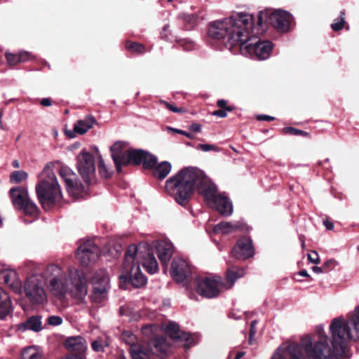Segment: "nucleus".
Returning a JSON list of instances; mask_svg holds the SVG:
<instances>
[{"label": "nucleus", "mask_w": 359, "mask_h": 359, "mask_svg": "<svg viewBox=\"0 0 359 359\" xmlns=\"http://www.w3.org/2000/svg\"><path fill=\"white\" fill-rule=\"evenodd\" d=\"M256 324H257V321L256 320H253L251 323L250 331V341H251L252 337L255 336V334H256V332H257L256 330H255Z\"/></svg>", "instance_id": "51"}, {"label": "nucleus", "mask_w": 359, "mask_h": 359, "mask_svg": "<svg viewBox=\"0 0 359 359\" xmlns=\"http://www.w3.org/2000/svg\"><path fill=\"white\" fill-rule=\"evenodd\" d=\"M110 151L118 172H121L122 165L131 163L134 149H128L126 142L121 141L115 142L110 147Z\"/></svg>", "instance_id": "14"}, {"label": "nucleus", "mask_w": 359, "mask_h": 359, "mask_svg": "<svg viewBox=\"0 0 359 359\" xmlns=\"http://www.w3.org/2000/svg\"><path fill=\"white\" fill-rule=\"evenodd\" d=\"M153 346L151 354H156L161 357L165 355L169 350V344L163 337H156L149 344Z\"/></svg>", "instance_id": "24"}, {"label": "nucleus", "mask_w": 359, "mask_h": 359, "mask_svg": "<svg viewBox=\"0 0 359 359\" xmlns=\"http://www.w3.org/2000/svg\"><path fill=\"white\" fill-rule=\"evenodd\" d=\"M195 189L204 197L210 206L215 208L221 215H231L232 203L225 194L217 193L216 185L201 170L196 168H184L165 182L167 193L181 205H187Z\"/></svg>", "instance_id": "3"}, {"label": "nucleus", "mask_w": 359, "mask_h": 359, "mask_svg": "<svg viewBox=\"0 0 359 359\" xmlns=\"http://www.w3.org/2000/svg\"><path fill=\"white\" fill-rule=\"evenodd\" d=\"M299 275L304 277H308L309 276L308 272L306 270H302L299 271Z\"/></svg>", "instance_id": "60"}, {"label": "nucleus", "mask_w": 359, "mask_h": 359, "mask_svg": "<svg viewBox=\"0 0 359 359\" xmlns=\"http://www.w3.org/2000/svg\"><path fill=\"white\" fill-rule=\"evenodd\" d=\"M65 359H85L83 353H75L67 357Z\"/></svg>", "instance_id": "54"}, {"label": "nucleus", "mask_w": 359, "mask_h": 359, "mask_svg": "<svg viewBox=\"0 0 359 359\" xmlns=\"http://www.w3.org/2000/svg\"><path fill=\"white\" fill-rule=\"evenodd\" d=\"M338 264L337 262L334 259H329L325 262L323 264L324 269L325 271L333 269Z\"/></svg>", "instance_id": "45"}, {"label": "nucleus", "mask_w": 359, "mask_h": 359, "mask_svg": "<svg viewBox=\"0 0 359 359\" xmlns=\"http://www.w3.org/2000/svg\"><path fill=\"white\" fill-rule=\"evenodd\" d=\"M95 123V119L92 116H88L84 119L79 120L74 126L76 133L83 135L91 128Z\"/></svg>", "instance_id": "29"}, {"label": "nucleus", "mask_w": 359, "mask_h": 359, "mask_svg": "<svg viewBox=\"0 0 359 359\" xmlns=\"http://www.w3.org/2000/svg\"><path fill=\"white\" fill-rule=\"evenodd\" d=\"M131 163L138 165L142 163L145 168H152L157 164V158L142 149H134Z\"/></svg>", "instance_id": "18"}, {"label": "nucleus", "mask_w": 359, "mask_h": 359, "mask_svg": "<svg viewBox=\"0 0 359 359\" xmlns=\"http://www.w3.org/2000/svg\"><path fill=\"white\" fill-rule=\"evenodd\" d=\"M93 290L90 298L95 304H102L107 299L110 288L108 273L104 269L98 270L92 279Z\"/></svg>", "instance_id": "9"}, {"label": "nucleus", "mask_w": 359, "mask_h": 359, "mask_svg": "<svg viewBox=\"0 0 359 359\" xmlns=\"http://www.w3.org/2000/svg\"><path fill=\"white\" fill-rule=\"evenodd\" d=\"M192 46H193V45L191 44V43L189 42L187 46L184 47V49L189 50L192 48Z\"/></svg>", "instance_id": "64"}, {"label": "nucleus", "mask_w": 359, "mask_h": 359, "mask_svg": "<svg viewBox=\"0 0 359 359\" xmlns=\"http://www.w3.org/2000/svg\"><path fill=\"white\" fill-rule=\"evenodd\" d=\"M138 248L135 245L128 246L123 264V274L121 279L129 280L135 287H140L147 283V278L140 271V267L135 262V255Z\"/></svg>", "instance_id": "7"}, {"label": "nucleus", "mask_w": 359, "mask_h": 359, "mask_svg": "<svg viewBox=\"0 0 359 359\" xmlns=\"http://www.w3.org/2000/svg\"><path fill=\"white\" fill-rule=\"evenodd\" d=\"M244 355V352H238L233 359H240Z\"/></svg>", "instance_id": "62"}, {"label": "nucleus", "mask_w": 359, "mask_h": 359, "mask_svg": "<svg viewBox=\"0 0 359 359\" xmlns=\"http://www.w3.org/2000/svg\"><path fill=\"white\" fill-rule=\"evenodd\" d=\"M43 353L36 346L24 348V359H43Z\"/></svg>", "instance_id": "33"}, {"label": "nucleus", "mask_w": 359, "mask_h": 359, "mask_svg": "<svg viewBox=\"0 0 359 359\" xmlns=\"http://www.w3.org/2000/svg\"><path fill=\"white\" fill-rule=\"evenodd\" d=\"M77 169L87 184L93 182L95 175V166L93 155L86 150H83L77 156Z\"/></svg>", "instance_id": "11"}, {"label": "nucleus", "mask_w": 359, "mask_h": 359, "mask_svg": "<svg viewBox=\"0 0 359 359\" xmlns=\"http://www.w3.org/2000/svg\"><path fill=\"white\" fill-rule=\"evenodd\" d=\"M36 191L44 208L59 202L62 198V193L56 176L49 168H45L42 171L41 181L36 187Z\"/></svg>", "instance_id": "5"}, {"label": "nucleus", "mask_w": 359, "mask_h": 359, "mask_svg": "<svg viewBox=\"0 0 359 359\" xmlns=\"http://www.w3.org/2000/svg\"><path fill=\"white\" fill-rule=\"evenodd\" d=\"M135 246L138 248V252L135 255L136 263L139 265L142 264L146 271L151 274L158 272V262L154 255L151 252L149 245L145 243H141Z\"/></svg>", "instance_id": "13"}, {"label": "nucleus", "mask_w": 359, "mask_h": 359, "mask_svg": "<svg viewBox=\"0 0 359 359\" xmlns=\"http://www.w3.org/2000/svg\"><path fill=\"white\" fill-rule=\"evenodd\" d=\"M197 149L199 150H201L204 152H208L210 151H218L219 148L214 144H199L197 146Z\"/></svg>", "instance_id": "40"}, {"label": "nucleus", "mask_w": 359, "mask_h": 359, "mask_svg": "<svg viewBox=\"0 0 359 359\" xmlns=\"http://www.w3.org/2000/svg\"><path fill=\"white\" fill-rule=\"evenodd\" d=\"M98 170L102 177L107 178L109 176V172L102 158L100 160L98 163Z\"/></svg>", "instance_id": "42"}, {"label": "nucleus", "mask_w": 359, "mask_h": 359, "mask_svg": "<svg viewBox=\"0 0 359 359\" xmlns=\"http://www.w3.org/2000/svg\"><path fill=\"white\" fill-rule=\"evenodd\" d=\"M0 283L4 284L16 294H21L22 283L17 271L12 269H0Z\"/></svg>", "instance_id": "15"}, {"label": "nucleus", "mask_w": 359, "mask_h": 359, "mask_svg": "<svg viewBox=\"0 0 359 359\" xmlns=\"http://www.w3.org/2000/svg\"><path fill=\"white\" fill-rule=\"evenodd\" d=\"M168 28H169V26L168 25H166L163 27V31L161 32V37L163 39H168V34L167 33L168 32Z\"/></svg>", "instance_id": "55"}, {"label": "nucleus", "mask_w": 359, "mask_h": 359, "mask_svg": "<svg viewBox=\"0 0 359 359\" xmlns=\"http://www.w3.org/2000/svg\"><path fill=\"white\" fill-rule=\"evenodd\" d=\"M345 13L344 12H341V15L339 18L334 20V22L331 25V27L334 31L341 30L345 23Z\"/></svg>", "instance_id": "38"}, {"label": "nucleus", "mask_w": 359, "mask_h": 359, "mask_svg": "<svg viewBox=\"0 0 359 359\" xmlns=\"http://www.w3.org/2000/svg\"><path fill=\"white\" fill-rule=\"evenodd\" d=\"M12 309L11 297L8 292L0 286V319L7 316Z\"/></svg>", "instance_id": "25"}, {"label": "nucleus", "mask_w": 359, "mask_h": 359, "mask_svg": "<svg viewBox=\"0 0 359 359\" xmlns=\"http://www.w3.org/2000/svg\"><path fill=\"white\" fill-rule=\"evenodd\" d=\"M312 271L314 273H323V272H326L325 270L324 269L323 266L319 267V266H314L312 267Z\"/></svg>", "instance_id": "57"}, {"label": "nucleus", "mask_w": 359, "mask_h": 359, "mask_svg": "<svg viewBox=\"0 0 359 359\" xmlns=\"http://www.w3.org/2000/svg\"><path fill=\"white\" fill-rule=\"evenodd\" d=\"M22 180V172L20 171H14L10 175L11 183H19Z\"/></svg>", "instance_id": "43"}, {"label": "nucleus", "mask_w": 359, "mask_h": 359, "mask_svg": "<svg viewBox=\"0 0 359 359\" xmlns=\"http://www.w3.org/2000/svg\"><path fill=\"white\" fill-rule=\"evenodd\" d=\"M12 165L14 168H16L20 167V163L18 160H14L12 162Z\"/></svg>", "instance_id": "61"}, {"label": "nucleus", "mask_w": 359, "mask_h": 359, "mask_svg": "<svg viewBox=\"0 0 359 359\" xmlns=\"http://www.w3.org/2000/svg\"><path fill=\"white\" fill-rule=\"evenodd\" d=\"M245 275V271L243 269L231 267L227 270L226 272V280L228 283H224V287L226 289H230L236 280Z\"/></svg>", "instance_id": "27"}, {"label": "nucleus", "mask_w": 359, "mask_h": 359, "mask_svg": "<svg viewBox=\"0 0 359 359\" xmlns=\"http://www.w3.org/2000/svg\"><path fill=\"white\" fill-rule=\"evenodd\" d=\"M43 283H46L50 292L60 300L65 299L67 294L83 300L88 294L87 279L83 272L74 267L64 270L58 265L50 264L43 272L34 271L24 284V292L32 304H41L46 302Z\"/></svg>", "instance_id": "2"}, {"label": "nucleus", "mask_w": 359, "mask_h": 359, "mask_svg": "<svg viewBox=\"0 0 359 359\" xmlns=\"http://www.w3.org/2000/svg\"><path fill=\"white\" fill-rule=\"evenodd\" d=\"M38 208L35 203L29 198L27 191L24 189V216L29 215L33 217L28 222H32L38 216Z\"/></svg>", "instance_id": "28"}, {"label": "nucleus", "mask_w": 359, "mask_h": 359, "mask_svg": "<svg viewBox=\"0 0 359 359\" xmlns=\"http://www.w3.org/2000/svg\"><path fill=\"white\" fill-rule=\"evenodd\" d=\"M156 328V327L154 325H152V324L147 325L144 326L142 327V333L144 334L149 335L151 333H153Z\"/></svg>", "instance_id": "48"}, {"label": "nucleus", "mask_w": 359, "mask_h": 359, "mask_svg": "<svg viewBox=\"0 0 359 359\" xmlns=\"http://www.w3.org/2000/svg\"><path fill=\"white\" fill-rule=\"evenodd\" d=\"M67 190L73 198L79 199L84 197L88 193V187L78 180H74L72 184L67 187Z\"/></svg>", "instance_id": "26"}, {"label": "nucleus", "mask_w": 359, "mask_h": 359, "mask_svg": "<svg viewBox=\"0 0 359 359\" xmlns=\"http://www.w3.org/2000/svg\"><path fill=\"white\" fill-rule=\"evenodd\" d=\"M164 330L165 333L173 340L189 342L191 339L190 334L182 332L179 325L175 323H169Z\"/></svg>", "instance_id": "20"}, {"label": "nucleus", "mask_w": 359, "mask_h": 359, "mask_svg": "<svg viewBox=\"0 0 359 359\" xmlns=\"http://www.w3.org/2000/svg\"><path fill=\"white\" fill-rule=\"evenodd\" d=\"M23 58H24V62L27 60H29L30 57H29V53H27V52H25L24 51V56H23Z\"/></svg>", "instance_id": "63"}, {"label": "nucleus", "mask_w": 359, "mask_h": 359, "mask_svg": "<svg viewBox=\"0 0 359 359\" xmlns=\"http://www.w3.org/2000/svg\"><path fill=\"white\" fill-rule=\"evenodd\" d=\"M153 168V174L154 177L160 180H163L170 172L172 165L168 161H163L161 163L156 165Z\"/></svg>", "instance_id": "31"}, {"label": "nucleus", "mask_w": 359, "mask_h": 359, "mask_svg": "<svg viewBox=\"0 0 359 359\" xmlns=\"http://www.w3.org/2000/svg\"><path fill=\"white\" fill-rule=\"evenodd\" d=\"M41 317L33 316L29 318L26 323H24V330H31L34 332H39L42 330Z\"/></svg>", "instance_id": "32"}, {"label": "nucleus", "mask_w": 359, "mask_h": 359, "mask_svg": "<svg viewBox=\"0 0 359 359\" xmlns=\"http://www.w3.org/2000/svg\"><path fill=\"white\" fill-rule=\"evenodd\" d=\"M266 21L276 29L286 32L292 26L293 18L290 13L283 10H276L271 13L267 10L259 11L257 15V26H262Z\"/></svg>", "instance_id": "8"}, {"label": "nucleus", "mask_w": 359, "mask_h": 359, "mask_svg": "<svg viewBox=\"0 0 359 359\" xmlns=\"http://www.w3.org/2000/svg\"><path fill=\"white\" fill-rule=\"evenodd\" d=\"M6 61L8 65L14 66L21 60L20 53H14L10 51H6L5 53Z\"/></svg>", "instance_id": "37"}, {"label": "nucleus", "mask_w": 359, "mask_h": 359, "mask_svg": "<svg viewBox=\"0 0 359 359\" xmlns=\"http://www.w3.org/2000/svg\"><path fill=\"white\" fill-rule=\"evenodd\" d=\"M324 225L326 226V228L328 230H332L334 228L333 224L332 222H328V221H325L324 222Z\"/></svg>", "instance_id": "59"}, {"label": "nucleus", "mask_w": 359, "mask_h": 359, "mask_svg": "<svg viewBox=\"0 0 359 359\" xmlns=\"http://www.w3.org/2000/svg\"><path fill=\"white\" fill-rule=\"evenodd\" d=\"M283 131L285 133L292 134L294 135H307V133H306L303 130L292 128V127L284 128Z\"/></svg>", "instance_id": "41"}, {"label": "nucleus", "mask_w": 359, "mask_h": 359, "mask_svg": "<svg viewBox=\"0 0 359 359\" xmlns=\"http://www.w3.org/2000/svg\"><path fill=\"white\" fill-rule=\"evenodd\" d=\"M9 197L15 209L22 210V188L15 187L10 189Z\"/></svg>", "instance_id": "30"}, {"label": "nucleus", "mask_w": 359, "mask_h": 359, "mask_svg": "<svg viewBox=\"0 0 359 359\" xmlns=\"http://www.w3.org/2000/svg\"><path fill=\"white\" fill-rule=\"evenodd\" d=\"M189 130L195 133H199L201 130V125L199 123H192L189 128Z\"/></svg>", "instance_id": "52"}, {"label": "nucleus", "mask_w": 359, "mask_h": 359, "mask_svg": "<svg viewBox=\"0 0 359 359\" xmlns=\"http://www.w3.org/2000/svg\"><path fill=\"white\" fill-rule=\"evenodd\" d=\"M161 103H163V104L165 105V107L170 109L171 111H173V112H175V113H180V112H182L183 110L181 108H177V107H174L173 105L169 104L168 102H165V101H162Z\"/></svg>", "instance_id": "49"}, {"label": "nucleus", "mask_w": 359, "mask_h": 359, "mask_svg": "<svg viewBox=\"0 0 359 359\" xmlns=\"http://www.w3.org/2000/svg\"><path fill=\"white\" fill-rule=\"evenodd\" d=\"M252 25L247 28L238 46L245 56L254 57L259 60L267 59L272 50L273 44L269 41H261L254 32Z\"/></svg>", "instance_id": "6"}, {"label": "nucleus", "mask_w": 359, "mask_h": 359, "mask_svg": "<svg viewBox=\"0 0 359 359\" xmlns=\"http://www.w3.org/2000/svg\"><path fill=\"white\" fill-rule=\"evenodd\" d=\"M121 339L130 348L138 346L140 344L137 341L136 336L130 331L123 332L121 334Z\"/></svg>", "instance_id": "34"}, {"label": "nucleus", "mask_w": 359, "mask_h": 359, "mask_svg": "<svg viewBox=\"0 0 359 359\" xmlns=\"http://www.w3.org/2000/svg\"><path fill=\"white\" fill-rule=\"evenodd\" d=\"M132 359H150L152 355V349L149 344L144 343L129 348Z\"/></svg>", "instance_id": "23"}, {"label": "nucleus", "mask_w": 359, "mask_h": 359, "mask_svg": "<svg viewBox=\"0 0 359 359\" xmlns=\"http://www.w3.org/2000/svg\"><path fill=\"white\" fill-rule=\"evenodd\" d=\"M100 255V248L94 241L88 240L83 242L79 247L76 257L81 264L87 266L97 262Z\"/></svg>", "instance_id": "12"}, {"label": "nucleus", "mask_w": 359, "mask_h": 359, "mask_svg": "<svg viewBox=\"0 0 359 359\" xmlns=\"http://www.w3.org/2000/svg\"><path fill=\"white\" fill-rule=\"evenodd\" d=\"M170 129L172 130V131H175L177 133H179V134H181L182 135H184V136H186L187 137H188L189 139H193L194 138V135H191V133H187V132H186L184 130H180V129L172 128H170Z\"/></svg>", "instance_id": "50"}, {"label": "nucleus", "mask_w": 359, "mask_h": 359, "mask_svg": "<svg viewBox=\"0 0 359 359\" xmlns=\"http://www.w3.org/2000/svg\"><path fill=\"white\" fill-rule=\"evenodd\" d=\"M243 226L244 224L241 221L222 222L214 226L213 231L215 233L227 234L236 230H243Z\"/></svg>", "instance_id": "21"}, {"label": "nucleus", "mask_w": 359, "mask_h": 359, "mask_svg": "<svg viewBox=\"0 0 359 359\" xmlns=\"http://www.w3.org/2000/svg\"><path fill=\"white\" fill-rule=\"evenodd\" d=\"M189 264L183 259L175 258L172 260L170 267V275L177 282L181 283L191 276Z\"/></svg>", "instance_id": "16"}, {"label": "nucleus", "mask_w": 359, "mask_h": 359, "mask_svg": "<svg viewBox=\"0 0 359 359\" xmlns=\"http://www.w3.org/2000/svg\"><path fill=\"white\" fill-rule=\"evenodd\" d=\"M41 104L45 107H49L52 104V101L50 98H43L41 101Z\"/></svg>", "instance_id": "56"}, {"label": "nucleus", "mask_w": 359, "mask_h": 359, "mask_svg": "<svg viewBox=\"0 0 359 359\" xmlns=\"http://www.w3.org/2000/svg\"><path fill=\"white\" fill-rule=\"evenodd\" d=\"M308 259L314 264L320 263V259L316 252H312L311 254H308Z\"/></svg>", "instance_id": "47"}, {"label": "nucleus", "mask_w": 359, "mask_h": 359, "mask_svg": "<svg viewBox=\"0 0 359 359\" xmlns=\"http://www.w3.org/2000/svg\"><path fill=\"white\" fill-rule=\"evenodd\" d=\"M231 110H232V108H226L225 109H221L219 110L215 111L213 112V115L217 116L220 118H224V117H226L227 115L226 111H231Z\"/></svg>", "instance_id": "46"}, {"label": "nucleus", "mask_w": 359, "mask_h": 359, "mask_svg": "<svg viewBox=\"0 0 359 359\" xmlns=\"http://www.w3.org/2000/svg\"><path fill=\"white\" fill-rule=\"evenodd\" d=\"M47 321L50 325L57 326L62 323V318L58 316H50Z\"/></svg>", "instance_id": "44"}, {"label": "nucleus", "mask_w": 359, "mask_h": 359, "mask_svg": "<svg viewBox=\"0 0 359 359\" xmlns=\"http://www.w3.org/2000/svg\"><path fill=\"white\" fill-rule=\"evenodd\" d=\"M332 347L328 344L323 326L316 327L318 340L313 344L311 337L306 336L296 343H283L272 355L271 359H348V343L359 339V306L353 315L346 320L339 316L332 319L330 325Z\"/></svg>", "instance_id": "1"}, {"label": "nucleus", "mask_w": 359, "mask_h": 359, "mask_svg": "<svg viewBox=\"0 0 359 359\" xmlns=\"http://www.w3.org/2000/svg\"><path fill=\"white\" fill-rule=\"evenodd\" d=\"M65 346L68 351L76 353H83L87 348L86 341L81 337H69L65 341Z\"/></svg>", "instance_id": "22"}, {"label": "nucleus", "mask_w": 359, "mask_h": 359, "mask_svg": "<svg viewBox=\"0 0 359 359\" xmlns=\"http://www.w3.org/2000/svg\"><path fill=\"white\" fill-rule=\"evenodd\" d=\"M232 256L238 259H246L255 254L252 241L249 238L239 239L231 252Z\"/></svg>", "instance_id": "17"}, {"label": "nucleus", "mask_w": 359, "mask_h": 359, "mask_svg": "<svg viewBox=\"0 0 359 359\" xmlns=\"http://www.w3.org/2000/svg\"><path fill=\"white\" fill-rule=\"evenodd\" d=\"M226 102L224 100H219L217 101V106L220 107L222 109H225L227 107H226Z\"/></svg>", "instance_id": "58"}, {"label": "nucleus", "mask_w": 359, "mask_h": 359, "mask_svg": "<svg viewBox=\"0 0 359 359\" xmlns=\"http://www.w3.org/2000/svg\"><path fill=\"white\" fill-rule=\"evenodd\" d=\"M108 346L109 341L105 338H99L93 341L91 344L92 348L96 352H103Z\"/></svg>", "instance_id": "36"}, {"label": "nucleus", "mask_w": 359, "mask_h": 359, "mask_svg": "<svg viewBox=\"0 0 359 359\" xmlns=\"http://www.w3.org/2000/svg\"><path fill=\"white\" fill-rule=\"evenodd\" d=\"M156 248L158 251V257L162 265L167 266L174 251L172 243L168 241H162L158 243Z\"/></svg>", "instance_id": "19"}, {"label": "nucleus", "mask_w": 359, "mask_h": 359, "mask_svg": "<svg viewBox=\"0 0 359 359\" xmlns=\"http://www.w3.org/2000/svg\"><path fill=\"white\" fill-rule=\"evenodd\" d=\"M60 177L64 180V182H65L66 188L69 184H72V182L74 181L73 178H74V174L72 171L71 169H69L67 167H62L60 168Z\"/></svg>", "instance_id": "35"}, {"label": "nucleus", "mask_w": 359, "mask_h": 359, "mask_svg": "<svg viewBox=\"0 0 359 359\" xmlns=\"http://www.w3.org/2000/svg\"><path fill=\"white\" fill-rule=\"evenodd\" d=\"M127 49L136 53H143L144 51V46L138 43L127 42L126 44Z\"/></svg>", "instance_id": "39"}, {"label": "nucleus", "mask_w": 359, "mask_h": 359, "mask_svg": "<svg viewBox=\"0 0 359 359\" xmlns=\"http://www.w3.org/2000/svg\"><path fill=\"white\" fill-rule=\"evenodd\" d=\"M253 25V17L248 13H235L228 18L217 20L210 23L208 34L210 37L221 39L226 38V46L230 48L238 46L247 28Z\"/></svg>", "instance_id": "4"}, {"label": "nucleus", "mask_w": 359, "mask_h": 359, "mask_svg": "<svg viewBox=\"0 0 359 359\" xmlns=\"http://www.w3.org/2000/svg\"><path fill=\"white\" fill-rule=\"evenodd\" d=\"M257 118L259 121H270L274 120V117L269 115H259Z\"/></svg>", "instance_id": "53"}, {"label": "nucleus", "mask_w": 359, "mask_h": 359, "mask_svg": "<svg viewBox=\"0 0 359 359\" xmlns=\"http://www.w3.org/2000/svg\"><path fill=\"white\" fill-rule=\"evenodd\" d=\"M197 292L202 297L211 299L219 296L224 283L219 276L198 277L195 279Z\"/></svg>", "instance_id": "10"}]
</instances>
